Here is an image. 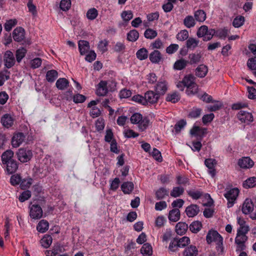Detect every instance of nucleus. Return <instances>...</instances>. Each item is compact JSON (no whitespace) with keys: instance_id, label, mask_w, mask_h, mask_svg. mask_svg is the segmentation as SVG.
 <instances>
[{"instance_id":"obj_1","label":"nucleus","mask_w":256,"mask_h":256,"mask_svg":"<svg viewBox=\"0 0 256 256\" xmlns=\"http://www.w3.org/2000/svg\"><path fill=\"white\" fill-rule=\"evenodd\" d=\"M195 77L192 74L186 75L182 80L179 81L176 84V87L181 91H183L185 87L186 91L188 96L194 95L198 92V87L195 82Z\"/></svg>"},{"instance_id":"obj_2","label":"nucleus","mask_w":256,"mask_h":256,"mask_svg":"<svg viewBox=\"0 0 256 256\" xmlns=\"http://www.w3.org/2000/svg\"><path fill=\"white\" fill-rule=\"evenodd\" d=\"M206 240L208 244L212 242H216V248L217 250L220 252L223 251L222 236L216 230H210L208 233Z\"/></svg>"},{"instance_id":"obj_3","label":"nucleus","mask_w":256,"mask_h":256,"mask_svg":"<svg viewBox=\"0 0 256 256\" xmlns=\"http://www.w3.org/2000/svg\"><path fill=\"white\" fill-rule=\"evenodd\" d=\"M130 122L132 124H138V129L142 132L147 128L150 123L149 119L144 117L139 113L133 114L130 118Z\"/></svg>"},{"instance_id":"obj_4","label":"nucleus","mask_w":256,"mask_h":256,"mask_svg":"<svg viewBox=\"0 0 256 256\" xmlns=\"http://www.w3.org/2000/svg\"><path fill=\"white\" fill-rule=\"evenodd\" d=\"M215 34L216 30L214 29H208V26L203 25L198 29L196 35L198 38H202L203 40L208 41L212 39Z\"/></svg>"},{"instance_id":"obj_5","label":"nucleus","mask_w":256,"mask_h":256,"mask_svg":"<svg viewBox=\"0 0 256 256\" xmlns=\"http://www.w3.org/2000/svg\"><path fill=\"white\" fill-rule=\"evenodd\" d=\"M239 193V190L237 188H232L228 190L224 194V197L228 200V207L230 208L233 206L235 200L236 199Z\"/></svg>"},{"instance_id":"obj_6","label":"nucleus","mask_w":256,"mask_h":256,"mask_svg":"<svg viewBox=\"0 0 256 256\" xmlns=\"http://www.w3.org/2000/svg\"><path fill=\"white\" fill-rule=\"evenodd\" d=\"M16 154L18 160L22 162H26L32 157V151L24 148L19 149Z\"/></svg>"},{"instance_id":"obj_7","label":"nucleus","mask_w":256,"mask_h":256,"mask_svg":"<svg viewBox=\"0 0 256 256\" xmlns=\"http://www.w3.org/2000/svg\"><path fill=\"white\" fill-rule=\"evenodd\" d=\"M42 210L38 204H32L30 206V216L34 220L40 219L42 216Z\"/></svg>"},{"instance_id":"obj_8","label":"nucleus","mask_w":256,"mask_h":256,"mask_svg":"<svg viewBox=\"0 0 256 256\" xmlns=\"http://www.w3.org/2000/svg\"><path fill=\"white\" fill-rule=\"evenodd\" d=\"M248 240V237L246 235L240 234L237 232L236 238H235V242L237 244L236 251H242L245 249V242Z\"/></svg>"},{"instance_id":"obj_9","label":"nucleus","mask_w":256,"mask_h":256,"mask_svg":"<svg viewBox=\"0 0 256 256\" xmlns=\"http://www.w3.org/2000/svg\"><path fill=\"white\" fill-rule=\"evenodd\" d=\"M4 66L8 68H12L15 64V58L13 53L10 51H6L4 56Z\"/></svg>"},{"instance_id":"obj_10","label":"nucleus","mask_w":256,"mask_h":256,"mask_svg":"<svg viewBox=\"0 0 256 256\" xmlns=\"http://www.w3.org/2000/svg\"><path fill=\"white\" fill-rule=\"evenodd\" d=\"M237 116L242 122L249 123L254 120L252 113L244 110H240Z\"/></svg>"},{"instance_id":"obj_11","label":"nucleus","mask_w":256,"mask_h":256,"mask_svg":"<svg viewBox=\"0 0 256 256\" xmlns=\"http://www.w3.org/2000/svg\"><path fill=\"white\" fill-rule=\"evenodd\" d=\"M25 135L22 132H18L14 134L12 138V144L14 148L18 147L24 140Z\"/></svg>"},{"instance_id":"obj_12","label":"nucleus","mask_w":256,"mask_h":256,"mask_svg":"<svg viewBox=\"0 0 256 256\" xmlns=\"http://www.w3.org/2000/svg\"><path fill=\"white\" fill-rule=\"evenodd\" d=\"M12 36L16 42H20L22 41L25 38L24 30L22 27L16 28L13 31Z\"/></svg>"},{"instance_id":"obj_13","label":"nucleus","mask_w":256,"mask_h":256,"mask_svg":"<svg viewBox=\"0 0 256 256\" xmlns=\"http://www.w3.org/2000/svg\"><path fill=\"white\" fill-rule=\"evenodd\" d=\"M238 165L242 168L248 169L254 166V162L249 157H243L238 160Z\"/></svg>"},{"instance_id":"obj_14","label":"nucleus","mask_w":256,"mask_h":256,"mask_svg":"<svg viewBox=\"0 0 256 256\" xmlns=\"http://www.w3.org/2000/svg\"><path fill=\"white\" fill-rule=\"evenodd\" d=\"M168 90V84L164 80L158 82L155 86V90L160 96L164 94Z\"/></svg>"},{"instance_id":"obj_15","label":"nucleus","mask_w":256,"mask_h":256,"mask_svg":"<svg viewBox=\"0 0 256 256\" xmlns=\"http://www.w3.org/2000/svg\"><path fill=\"white\" fill-rule=\"evenodd\" d=\"M144 98L146 100V104L148 102L154 104L158 102L160 95L156 92L155 93L154 91L150 90L145 94Z\"/></svg>"},{"instance_id":"obj_16","label":"nucleus","mask_w":256,"mask_h":256,"mask_svg":"<svg viewBox=\"0 0 256 256\" xmlns=\"http://www.w3.org/2000/svg\"><path fill=\"white\" fill-rule=\"evenodd\" d=\"M254 204L252 200L246 198L243 203L242 210L245 214H250L254 209Z\"/></svg>"},{"instance_id":"obj_17","label":"nucleus","mask_w":256,"mask_h":256,"mask_svg":"<svg viewBox=\"0 0 256 256\" xmlns=\"http://www.w3.org/2000/svg\"><path fill=\"white\" fill-rule=\"evenodd\" d=\"M108 92L107 81L101 80L98 85L96 94L99 96H104Z\"/></svg>"},{"instance_id":"obj_18","label":"nucleus","mask_w":256,"mask_h":256,"mask_svg":"<svg viewBox=\"0 0 256 256\" xmlns=\"http://www.w3.org/2000/svg\"><path fill=\"white\" fill-rule=\"evenodd\" d=\"M204 164L208 168V174H210L212 177H214L216 175V170L214 168V166L216 164V160L211 158L206 159Z\"/></svg>"},{"instance_id":"obj_19","label":"nucleus","mask_w":256,"mask_h":256,"mask_svg":"<svg viewBox=\"0 0 256 256\" xmlns=\"http://www.w3.org/2000/svg\"><path fill=\"white\" fill-rule=\"evenodd\" d=\"M200 212L198 206L196 204H191L186 207L185 212L189 218H192L198 214Z\"/></svg>"},{"instance_id":"obj_20","label":"nucleus","mask_w":256,"mask_h":256,"mask_svg":"<svg viewBox=\"0 0 256 256\" xmlns=\"http://www.w3.org/2000/svg\"><path fill=\"white\" fill-rule=\"evenodd\" d=\"M149 58L152 63L158 64L162 58V54L158 50H154L149 55Z\"/></svg>"},{"instance_id":"obj_21","label":"nucleus","mask_w":256,"mask_h":256,"mask_svg":"<svg viewBox=\"0 0 256 256\" xmlns=\"http://www.w3.org/2000/svg\"><path fill=\"white\" fill-rule=\"evenodd\" d=\"M14 122V118L9 114H5L1 118L2 124L7 128L11 127L13 125Z\"/></svg>"},{"instance_id":"obj_22","label":"nucleus","mask_w":256,"mask_h":256,"mask_svg":"<svg viewBox=\"0 0 256 256\" xmlns=\"http://www.w3.org/2000/svg\"><path fill=\"white\" fill-rule=\"evenodd\" d=\"M198 250L196 246L190 245L186 248L183 252V256H197Z\"/></svg>"},{"instance_id":"obj_23","label":"nucleus","mask_w":256,"mask_h":256,"mask_svg":"<svg viewBox=\"0 0 256 256\" xmlns=\"http://www.w3.org/2000/svg\"><path fill=\"white\" fill-rule=\"evenodd\" d=\"M208 72V67L204 64H200L195 70L196 76L202 78L207 74Z\"/></svg>"},{"instance_id":"obj_24","label":"nucleus","mask_w":256,"mask_h":256,"mask_svg":"<svg viewBox=\"0 0 256 256\" xmlns=\"http://www.w3.org/2000/svg\"><path fill=\"white\" fill-rule=\"evenodd\" d=\"M78 49L82 55L84 54L90 50L89 42L86 40H80L78 42Z\"/></svg>"},{"instance_id":"obj_25","label":"nucleus","mask_w":256,"mask_h":256,"mask_svg":"<svg viewBox=\"0 0 256 256\" xmlns=\"http://www.w3.org/2000/svg\"><path fill=\"white\" fill-rule=\"evenodd\" d=\"M188 225L184 222H179L176 226V232L179 235H182L186 233L188 229Z\"/></svg>"},{"instance_id":"obj_26","label":"nucleus","mask_w":256,"mask_h":256,"mask_svg":"<svg viewBox=\"0 0 256 256\" xmlns=\"http://www.w3.org/2000/svg\"><path fill=\"white\" fill-rule=\"evenodd\" d=\"M189 63V62L184 59L180 58L177 60L174 64V68L176 70H182L184 69Z\"/></svg>"},{"instance_id":"obj_27","label":"nucleus","mask_w":256,"mask_h":256,"mask_svg":"<svg viewBox=\"0 0 256 256\" xmlns=\"http://www.w3.org/2000/svg\"><path fill=\"white\" fill-rule=\"evenodd\" d=\"M14 156V152L11 150H7L4 152L2 155V160L3 164H6L11 160H14L12 159Z\"/></svg>"},{"instance_id":"obj_28","label":"nucleus","mask_w":256,"mask_h":256,"mask_svg":"<svg viewBox=\"0 0 256 256\" xmlns=\"http://www.w3.org/2000/svg\"><path fill=\"white\" fill-rule=\"evenodd\" d=\"M180 218V211L178 208H174L170 211L168 218L170 220L177 222Z\"/></svg>"},{"instance_id":"obj_29","label":"nucleus","mask_w":256,"mask_h":256,"mask_svg":"<svg viewBox=\"0 0 256 256\" xmlns=\"http://www.w3.org/2000/svg\"><path fill=\"white\" fill-rule=\"evenodd\" d=\"M68 84V81L65 78H58L56 84V88L60 90H64L66 88Z\"/></svg>"},{"instance_id":"obj_30","label":"nucleus","mask_w":256,"mask_h":256,"mask_svg":"<svg viewBox=\"0 0 256 256\" xmlns=\"http://www.w3.org/2000/svg\"><path fill=\"white\" fill-rule=\"evenodd\" d=\"M199 44V40L194 38H189L186 42V46L188 49L194 50Z\"/></svg>"},{"instance_id":"obj_31","label":"nucleus","mask_w":256,"mask_h":256,"mask_svg":"<svg viewBox=\"0 0 256 256\" xmlns=\"http://www.w3.org/2000/svg\"><path fill=\"white\" fill-rule=\"evenodd\" d=\"M6 164V171L8 174L14 172L18 168L17 162L16 160H11Z\"/></svg>"},{"instance_id":"obj_32","label":"nucleus","mask_w":256,"mask_h":256,"mask_svg":"<svg viewBox=\"0 0 256 256\" xmlns=\"http://www.w3.org/2000/svg\"><path fill=\"white\" fill-rule=\"evenodd\" d=\"M48 222L46 220H42L37 225L36 229L39 232L44 233L48 229Z\"/></svg>"},{"instance_id":"obj_33","label":"nucleus","mask_w":256,"mask_h":256,"mask_svg":"<svg viewBox=\"0 0 256 256\" xmlns=\"http://www.w3.org/2000/svg\"><path fill=\"white\" fill-rule=\"evenodd\" d=\"M195 20L198 22H204L206 18V12L202 10H198L194 12Z\"/></svg>"},{"instance_id":"obj_34","label":"nucleus","mask_w":256,"mask_h":256,"mask_svg":"<svg viewBox=\"0 0 256 256\" xmlns=\"http://www.w3.org/2000/svg\"><path fill=\"white\" fill-rule=\"evenodd\" d=\"M256 186V177L252 176L246 179L243 182V186L246 188H252Z\"/></svg>"},{"instance_id":"obj_35","label":"nucleus","mask_w":256,"mask_h":256,"mask_svg":"<svg viewBox=\"0 0 256 256\" xmlns=\"http://www.w3.org/2000/svg\"><path fill=\"white\" fill-rule=\"evenodd\" d=\"M187 193L194 200L200 198L203 194V192L202 190L194 189L188 190Z\"/></svg>"},{"instance_id":"obj_36","label":"nucleus","mask_w":256,"mask_h":256,"mask_svg":"<svg viewBox=\"0 0 256 256\" xmlns=\"http://www.w3.org/2000/svg\"><path fill=\"white\" fill-rule=\"evenodd\" d=\"M122 190L124 194H129L134 190V184L132 182H125L121 186Z\"/></svg>"},{"instance_id":"obj_37","label":"nucleus","mask_w":256,"mask_h":256,"mask_svg":"<svg viewBox=\"0 0 256 256\" xmlns=\"http://www.w3.org/2000/svg\"><path fill=\"white\" fill-rule=\"evenodd\" d=\"M52 238L50 235L44 236L40 240V244L44 248H48L52 243Z\"/></svg>"},{"instance_id":"obj_38","label":"nucleus","mask_w":256,"mask_h":256,"mask_svg":"<svg viewBox=\"0 0 256 256\" xmlns=\"http://www.w3.org/2000/svg\"><path fill=\"white\" fill-rule=\"evenodd\" d=\"M58 76V73L56 70H50L47 72L46 78L48 82H53Z\"/></svg>"},{"instance_id":"obj_39","label":"nucleus","mask_w":256,"mask_h":256,"mask_svg":"<svg viewBox=\"0 0 256 256\" xmlns=\"http://www.w3.org/2000/svg\"><path fill=\"white\" fill-rule=\"evenodd\" d=\"M188 58L190 64H196L200 62L202 55L200 54H189Z\"/></svg>"},{"instance_id":"obj_40","label":"nucleus","mask_w":256,"mask_h":256,"mask_svg":"<svg viewBox=\"0 0 256 256\" xmlns=\"http://www.w3.org/2000/svg\"><path fill=\"white\" fill-rule=\"evenodd\" d=\"M202 227V223L199 221L193 222L190 226V230L193 233L198 232Z\"/></svg>"},{"instance_id":"obj_41","label":"nucleus","mask_w":256,"mask_h":256,"mask_svg":"<svg viewBox=\"0 0 256 256\" xmlns=\"http://www.w3.org/2000/svg\"><path fill=\"white\" fill-rule=\"evenodd\" d=\"M184 192V188L181 186L174 187L170 192V196L173 198L180 196Z\"/></svg>"},{"instance_id":"obj_42","label":"nucleus","mask_w":256,"mask_h":256,"mask_svg":"<svg viewBox=\"0 0 256 256\" xmlns=\"http://www.w3.org/2000/svg\"><path fill=\"white\" fill-rule=\"evenodd\" d=\"M180 100V96L176 92H174L171 94H168L166 98V100L168 102H170L172 103H176Z\"/></svg>"},{"instance_id":"obj_43","label":"nucleus","mask_w":256,"mask_h":256,"mask_svg":"<svg viewBox=\"0 0 256 256\" xmlns=\"http://www.w3.org/2000/svg\"><path fill=\"white\" fill-rule=\"evenodd\" d=\"M184 24L188 28L194 27L196 24L195 19L192 16H186L184 20Z\"/></svg>"},{"instance_id":"obj_44","label":"nucleus","mask_w":256,"mask_h":256,"mask_svg":"<svg viewBox=\"0 0 256 256\" xmlns=\"http://www.w3.org/2000/svg\"><path fill=\"white\" fill-rule=\"evenodd\" d=\"M27 50L26 48H22L16 50V60L18 62H20L22 59L25 56Z\"/></svg>"},{"instance_id":"obj_45","label":"nucleus","mask_w":256,"mask_h":256,"mask_svg":"<svg viewBox=\"0 0 256 256\" xmlns=\"http://www.w3.org/2000/svg\"><path fill=\"white\" fill-rule=\"evenodd\" d=\"M10 77V72L4 70L0 72V86L4 84V82L8 80Z\"/></svg>"},{"instance_id":"obj_46","label":"nucleus","mask_w":256,"mask_h":256,"mask_svg":"<svg viewBox=\"0 0 256 256\" xmlns=\"http://www.w3.org/2000/svg\"><path fill=\"white\" fill-rule=\"evenodd\" d=\"M136 56L140 60H144L148 57V51L145 48H142L136 52Z\"/></svg>"},{"instance_id":"obj_47","label":"nucleus","mask_w":256,"mask_h":256,"mask_svg":"<svg viewBox=\"0 0 256 256\" xmlns=\"http://www.w3.org/2000/svg\"><path fill=\"white\" fill-rule=\"evenodd\" d=\"M141 253L143 254L150 256L152 254V247L149 244H144L140 249Z\"/></svg>"},{"instance_id":"obj_48","label":"nucleus","mask_w":256,"mask_h":256,"mask_svg":"<svg viewBox=\"0 0 256 256\" xmlns=\"http://www.w3.org/2000/svg\"><path fill=\"white\" fill-rule=\"evenodd\" d=\"M138 32L136 30H130L127 34L128 40L130 42L136 41L138 38Z\"/></svg>"},{"instance_id":"obj_49","label":"nucleus","mask_w":256,"mask_h":256,"mask_svg":"<svg viewBox=\"0 0 256 256\" xmlns=\"http://www.w3.org/2000/svg\"><path fill=\"white\" fill-rule=\"evenodd\" d=\"M16 24L17 20L16 19H11L6 20L4 24V30L7 32H10Z\"/></svg>"},{"instance_id":"obj_50","label":"nucleus","mask_w":256,"mask_h":256,"mask_svg":"<svg viewBox=\"0 0 256 256\" xmlns=\"http://www.w3.org/2000/svg\"><path fill=\"white\" fill-rule=\"evenodd\" d=\"M156 194L158 200L162 199L168 195V191L166 188H161L156 192Z\"/></svg>"},{"instance_id":"obj_51","label":"nucleus","mask_w":256,"mask_h":256,"mask_svg":"<svg viewBox=\"0 0 256 256\" xmlns=\"http://www.w3.org/2000/svg\"><path fill=\"white\" fill-rule=\"evenodd\" d=\"M98 15V10L95 8H92L88 10L86 13L87 18L90 20L95 19L97 17Z\"/></svg>"},{"instance_id":"obj_52","label":"nucleus","mask_w":256,"mask_h":256,"mask_svg":"<svg viewBox=\"0 0 256 256\" xmlns=\"http://www.w3.org/2000/svg\"><path fill=\"white\" fill-rule=\"evenodd\" d=\"M180 248L177 242V238H174L170 244L168 250L172 252H176Z\"/></svg>"},{"instance_id":"obj_53","label":"nucleus","mask_w":256,"mask_h":256,"mask_svg":"<svg viewBox=\"0 0 256 256\" xmlns=\"http://www.w3.org/2000/svg\"><path fill=\"white\" fill-rule=\"evenodd\" d=\"M176 38L180 41H184L188 38V32L187 30H182L176 35Z\"/></svg>"},{"instance_id":"obj_54","label":"nucleus","mask_w":256,"mask_h":256,"mask_svg":"<svg viewBox=\"0 0 256 256\" xmlns=\"http://www.w3.org/2000/svg\"><path fill=\"white\" fill-rule=\"evenodd\" d=\"M244 16H237L234 20L232 25L235 28H239L244 24Z\"/></svg>"},{"instance_id":"obj_55","label":"nucleus","mask_w":256,"mask_h":256,"mask_svg":"<svg viewBox=\"0 0 256 256\" xmlns=\"http://www.w3.org/2000/svg\"><path fill=\"white\" fill-rule=\"evenodd\" d=\"M145 38L148 39H153L157 36V32L151 28L146 30L144 34Z\"/></svg>"},{"instance_id":"obj_56","label":"nucleus","mask_w":256,"mask_h":256,"mask_svg":"<svg viewBox=\"0 0 256 256\" xmlns=\"http://www.w3.org/2000/svg\"><path fill=\"white\" fill-rule=\"evenodd\" d=\"M176 184L179 185L189 184V179L182 176H176Z\"/></svg>"},{"instance_id":"obj_57","label":"nucleus","mask_w":256,"mask_h":256,"mask_svg":"<svg viewBox=\"0 0 256 256\" xmlns=\"http://www.w3.org/2000/svg\"><path fill=\"white\" fill-rule=\"evenodd\" d=\"M71 6L70 0H62L60 2V8L64 11L68 10Z\"/></svg>"},{"instance_id":"obj_58","label":"nucleus","mask_w":256,"mask_h":256,"mask_svg":"<svg viewBox=\"0 0 256 256\" xmlns=\"http://www.w3.org/2000/svg\"><path fill=\"white\" fill-rule=\"evenodd\" d=\"M177 242L180 248L186 246L190 242L189 238L187 236H183L179 239L177 238Z\"/></svg>"},{"instance_id":"obj_59","label":"nucleus","mask_w":256,"mask_h":256,"mask_svg":"<svg viewBox=\"0 0 256 256\" xmlns=\"http://www.w3.org/2000/svg\"><path fill=\"white\" fill-rule=\"evenodd\" d=\"M32 182V179L30 178L21 179L20 186L22 189H25L30 186Z\"/></svg>"},{"instance_id":"obj_60","label":"nucleus","mask_w":256,"mask_h":256,"mask_svg":"<svg viewBox=\"0 0 256 256\" xmlns=\"http://www.w3.org/2000/svg\"><path fill=\"white\" fill-rule=\"evenodd\" d=\"M121 16L124 21L128 22L133 18V14L131 10L124 11Z\"/></svg>"},{"instance_id":"obj_61","label":"nucleus","mask_w":256,"mask_h":256,"mask_svg":"<svg viewBox=\"0 0 256 256\" xmlns=\"http://www.w3.org/2000/svg\"><path fill=\"white\" fill-rule=\"evenodd\" d=\"M228 30L226 28H223L216 30L215 35L220 38H224L227 36Z\"/></svg>"},{"instance_id":"obj_62","label":"nucleus","mask_w":256,"mask_h":256,"mask_svg":"<svg viewBox=\"0 0 256 256\" xmlns=\"http://www.w3.org/2000/svg\"><path fill=\"white\" fill-rule=\"evenodd\" d=\"M31 196V192L30 190L23 192L19 196V200L20 202H24L28 200Z\"/></svg>"},{"instance_id":"obj_63","label":"nucleus","mask_w":256,"mask_h":256,"mask_svg":"<svg viewBox=\"0 0 256 256\" xmlns=\"http://www.w3.org/2000/svg\"><path fill=\"white\" fill-rule=\"evenodd\" d=\"M202 112V110L198 108H194L189 113L188 116L191 118H197L200 116Z\"/></svg>"},{"instance_id":"obj_64","label":"nucleus","mask_w":256,"mask_h":256,"mask_svg":"<svg viewBox=\"0 0 256 256\" xmlns=\"http://www.w3.org/2000/svg\"><path fill=\"white\" fill-rule=\"evenodd\" d=\"M179 48V46L177 44H171L166 48L167 54H171L176 52Z\"/></svg>"}]
</instances>
